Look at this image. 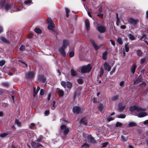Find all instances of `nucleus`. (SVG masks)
<instances>
[{
  "label": "nucleus",
  "mask_w": 148,
  "mask_h": 148,
  "mask_svg": "<svg viewBox=\"0 0 148 148\" xmlns=\"http://www.w3.org/2000/svg\"><path fill=\"white\" fill-rule=\"evenodd\" d=\"M130 110L131 112L135 111L138 112V113H136L135 114V116H137L138 117H143L147 115V113L143 112L145 111L146 109L138 106H131L130 108Z\"/></svg>",
  "instance_id": "1"
},
{
  "label": "nucleus",
  "mask_w": 148,
  "mask_h": 148,
  "mask_svg": "<svg viewBox=\"0 0 148 148\" xmlns=\"http://www.w3.org/2000/svg\"><path fill=\"white\" fill-rule=\"evenodd\" d=\"M69 131V129L64 125H62L60 127V133L61 135L65 136L68 134Z\"/></svg>",
  "instance_id": "2"
},
{
  "label": "nucleus",
  "mask_w": 148,
  "mask_h": 148,
  "mask_svg": "<svg viewBox=\"0 0 148 148\" xmlns=\"http://www.w3.org/2000/svg\"><path fill=\"white\" fill-rule=\"evenodd\" d=\"M5 0H2L0 2V6L2 8L4 9L6 11L10 10L12 8L9 4H6L5 5Z\"/></svg>",
  "instance_id": "3"
},
{
  "label": "nucleus",
  "mask_w": 148,
  "mask_h": 148,
  "mask_svg": "<svg viewBox=\"0 0 148 148\" xmlns=\"http://www.w3.org/2000/svg\"><path fill=\"white\" fill-rule=\"evenodd\" d=\"M92 69L91 65L90 64H88L86 66L82 67L81 68V71L83 73H85L89 72Z\"/></svg>",
  "instance_id": "4"
},
{
  "label": "nucleus",
  "mask_w": 148,
  "mask_h": 148,
  "mask_svg": "<svg viewBox=\"0 0 148 148\" xmlns=\"http://www.w3.org/2000/svg\"><path fill=\"white\" fill-rule=\"evenodd\" d=\"M48 28L49 29L53 30L55 26L54 24L51 19L50 18L48 19Z\"/></svg>",
  "instance_id": "5"
},
{
  "label": "nucleus",
  "mask_w": 148,
  "mask_h": 148,
  "mask_svg": "<svg viewBox=\"0 0 148 148\" xmlns=\"http://www.w3.org/2000/svg\"><path fill=\"white\" fill-rule=\"evenodd\" d=\"M90 43L92 44L94 48L96 50H98L99 48H100L101 46L103 45H97L95 43L94 41L92 39L90 40Z\"/></svg>",
  "instance_id": "6"
},
{
  "label": "nucleus",
  "mask_w": 148,
  "mask_h": 148,
  "mask_svg": "<svg viewBox=\"0 0 148 148\" xmlns=\"http://www.w3.org/2000/svg\"><path fill=\"white\" fill-rule=\"evenodd\" d=\"M73 110L74 113L78 114L81 112V108L79 107L75 106L73 107Z\"/></svg>",
  "instance_id": "7"
},
{
  "label": "nucleus",
  "mask_w": 148,
  "mask_h": 148,
  "mask_svg": "<svg viewBox=\"0 0 148 148\" xmlns=\"http://www.w3.org/2000/svg\"><path fill=\"white\" fill-rule=\"evenodd\" d=\"M127 21L132 25H136L138 22L139 21L132 18H130L127 19Z\"/></svg>",
  "instance_id": "8"
},
{
  "label": "nucleus",
  "mask_w": 148,
  "mask_h": 148,
  "mask_svg": "<svg viewBox=\"0 0 148 148\" xmlns=\"http://www.w3.org/2000/svg\"><path fill=\"white\" fill-rule=\"evenodd\" d=\"M97 29L101 33L104 32L106 31V28L104 26L102 25L98 26Z\"/></svg>",
  "instance_id": "9"
},
{
  "label": "nucleus",
  "mask_w": 148,
  "mask_h": 148,
  "mask_svg": "<svg viewBox=\"0 0 148 148\" xmlns=\"http://www.w3.org/2000/svg\"><path fill=\"white\" fill-rule=\"evenodd\" d=\"M104 69L106 70L109 71L111 69V67L107 62H105L104 64Z\"/></svg>",
  "instance_id": "10"
},
{
  "label": "nucleus",
  "mask_w": 148,
  "mask_h": 148,
  "mask_svg": "<svg viewBox=\"0 0 148 148\" xmlns=\"http://www.w3.org/2000/svg\"><path fill=\"white\" fill-rule=\"evenodd\" d=\"M87 139V141L89 143H94L95 142L94 138L90 135L88 136Z\"/></svg>",
  "instance_id": "11"
},
{
  "label": "nucleus",
  "mask_w": 148,
  "mask_h": 148,
  "mask_svg": "<svg viewBox=\"0 0 148 148\" xmlns=\"http://www.w3.org/2000/svg\"><path fill=\"white\" fill-rule=\"evenodd\" d=\"M66 48L61 47L58 49L59 51L63 56H65L66 55V53L64 50Z\"/></svg>",
  "instance_id": "12"
},
{
  "label": "nucleus",
  "mask_w": 148,
  "mask_h": 148,
  "mask_svg": "<svg viewBox=\"0 0 148 148\" xmlns=\"http://www.w3.org/2000/svg\"><path fill=\"white\" fill-rule=\"evenodd\" d=\"M34 75V72L30 71L26 75V77L28 79H31L33 77Z\"/></svg>",
  "instance_id": "13"
},
{
  "label": "nucleus",
  "mask_w": 148,
  "mask_h": 148,
  "mask_svg": "<svg viewBox=\"0 0 148 148\" xmlns=\"http://www.w3.org/2000/svg\"><path fill=\"white\" fill-rule=\"evenodd\" d=\"M69 43L68 40H64L62 46V47H64V48H66L68 46Z\"/></svg>",
  "instance_id": "14"
},
{
  "label": "nucleus",
  "mask_w": 148,
  "mask_h": 148,
  "mask_svg": "<svg viewBox=\"0 0 148 148\" xmlns=\"http://www.w3.org/2000/svg\"><path fill=\"white\" fill-rule=\"evenodd\" d=\"M12 8L10 10V12H18L20 11H21L22 10L23 8H25L24 7H21L20 6H19L18 8H17L16 9V10H12Z\"/></svg>",
  "instance_id": "15"
},
{
  "label": "nucleus",
  "mask_w": 148,
  "mask_h": 148,
  "mask_svg": "<svg viewBox=\"0 0 148 148\" xmlns=\"http://www.w3.org/2000/svg\"><path fill=\"white\" fill-rule=\"evenodd\" d=\"M56 91L58 92V94H59V96L60 97H62L63 96L64 94V91L58 88L56 89Z\"/></svg>",
  "instance_id": "16"
},
{
  "label": "nucleus",
  "mask_w": 148,
  "mask_h": 148,
  "mask_svg": "<svg viewBox=\"0 0 148 148\" xmlns=\"http://www.w3.org/2000/svg\"><path fill=\"white\" fill-rule=\"evenodd\" d=\"M142 78L141 76H139L136 78L135 81L134 82V84H136V83H139L141 82Z\"/></svg>",
  "instance_id": "17"
},
{
  "label": "nucleus",
  "mask_w": 148,
  "mask_h": 148,
  "mask_svg": "<svg viewBox=\"0 0 148 148\" xmlns=\"http://www.w3.org/2000/svg\"><path fill=\"white\" fill-rule=\"evenodd\" d=\"M0 39L2 42L6 43H8L9 41L5 38L3 36H1L0 37Z\"/></svg>",
  "instance_id": "18"
},
{
  "label": "nucleus",
  "mask_w": 148,
  "mask_h": 148,
  "mask_svg": "<svg viewBox=\"0 0 148 148\" xmlns=\"http://www.w3.org/2000/svg\"><path fill=\"white\" fill-rule=\"evenodd\" d=\"M136 68V66L135 65H132L131 67V70L133 74H134Z\"/></svg>",
  "instance_id": "19"
},
{
  "label": "nucleus",
  "mask_w": 148,
  "mask_h": 148,
  "mask_svg": "<svg viewBox=\"0 0 148 148\" xmlns=\"http://www.w3.org/2000/svg\"><path fill=\"white\" fill-rule=\"evenodd\" d=\"M71 76H76L77 74V72L73 69H71Z\"/></svg>",
  "instance_id": "20"
},
{
  "label": "nucleus",
  "mask_w": 148,
  "mask_h": 148,
  "mask_svg": "<svg viewBox=\"0 0 148 148\" xmlns=\"http://www.w3.org/2000/svg\"><path fill=\"white\" fill-rule=\"evenodd\" d=\"M136 123L134 122H130L128 124V126L130 127H132L136 126Z\"/></svg>",
  "instance_id": "21"
},
{
  "label": "nucleus",
  "mask_w": 148,
  "mask_h": 148,
  "mask_svg": "<svg viewBox=\"0 0 148 148\" xmlns=\"http://www.w3.org/2000/svg\"><path fill=\"white\" fill-rule=\"evenodd\" d=\"M85 25L86 27V29L88 30L89 29V23L88 20H86L85 22Z\"/></svg>",
  "instance_id": "22"
},
{
  "label": "nucleus",
  "mask_w": 148,
  "mask_h": 148,
  "mask_svg": "<svg viewBox=\"0 0 148 148\" xmlns=\"http://www.w3.org/2000/svg\"><path fill=\"white\" fill-rule=\"evenodd\" d=\"M80 122L82 123H83L85 125H87V122L86 119L85 118L82 119L81 120Z\"/></svg>",
  "instance_id": "23"
},
{
  "label": "nucleus",
  "mask_w": 148,
  "mask_h": 148,
  "mask_svg": "<svg viewBox=\"0 0 148 148\" xmlns=\"http://www.w3.org/2000/svg\"><path fill=\"white\" fill-rule=\"evenodd\" d=\"M128 36L129 38L131 40H134L135 39V38L134 36L131 34H128Z\"/></svg>",
  "instance_id": "24"
},
{
  "label": "nucleus",
  "mask_w": 148,
  "mask_h": 148,
  "mask_svg": "<svg viewBox=\"0 0 148 148\" xmlns=\"http://www.w3.org/2000/svg\"><path fill=\"white\" fill-rule=\"evenodd\" d=\"M99 110L101 113L103 112V106L102 104H99Z\"/></svg>",
  "instance_id": "25"
},
{
  "label": "nucleus",
  "mask_w": 148,
  "mask_h": 148,
  "mask_svg": "<svg viewBox=\"0 0 148 148\" xmlns=\"http://www.w3.org/2000/svg\"><path fill=\"white\" fill-rule=\"evenodd\" d=\"M128 43L125 44V51L126 52H128L129 50V47L128 45Z\"/></svg>",
  "instance_id": "26"
},
{
  "label": "nucleus",
  "mask_w": 148,
  "mask_h": 148,
  "mask_svg": "<svg viewBox=\"0 0 148 148\" xmlns=\"http://www.w3.org/2000/svg\"><path fill=\"white\" fill-rule=\"evenodd\" d=\"M32 3V1L31 0H27L24 2L25 4L28 5H30Z\"/></svg>",
  "instance_id": "27"
},
{
  "label": "nucleus",
  "mask_w": 148,
  "mask_h": 148,
  "mask_svg": "<svg viewBox=\"0 0 148 148\" xmlns=\"http://www.w3.org/2000/svg\"><path fill=\"white\" fill-rule=\"evenodd\" d=\"M66 86L68 88H70L72 86V84L71 83L67 82H66Z\"/></svg>",
  "instance_id": "28"
},
{
  "label": "nucleus",
  "mask_w": 148,
  "mask_h": 148,
  "mask_svg": "<svg viewBox=\"0 0 148 148\" xmlns=\"http://www.w3.org/2000/svg\"><path fill=\"white\" fill-rule=\"evenodd\" d=\"M137 55L138 56H141L143 54V53L141 50H137L136 51Z\"/></svg>",
  "instance_id": "29"
},
{
  "label": "nucleus",
  "mask_w": 148,
  "mask_h": 148,
  "mask_svg": "<svg viewBox=\"0 0 148 148\" xmlns=\"http://www.w3.org/2000/svg\"><path fill=\"white\" fill-rule=\"evenodd\" d=\"M104 73L103 70L102 68H101L100 69V71L99 72V74L98 75V77H101L103 75Z\"/></svg>",
  "instance_id": "30"
},
{
  "label": "nucleus",
  "mask_w": 148,
  "mask_h": 148,
  "mask_svg": "<svg viewBox=\"0 0 148 148\" xmlns=\"http://www.w3.org/2000/svg\"><path fill=\"white\" fill-rule=\"evenodd\" d=\"M65 10H66V16L68 17L69 16V13L70 12V11L67 8H65Z\"/></svg>",
  "instance_id": "31"
},
{
  "label": "nucleus",
  "mask_w": 148,
  "mask_h": 148,
  "mask_svg": "<svg viewBox=\"0 0 148 148\" xmlns=\"http://www.w3.org/2000/svg\"><path fill=\"white\" fill-rule=\"evenodd\" d=\"M146 62V60L145 58H142L140 60V63L141 64H143Z\"/></svg>",
  "instance_id": "32"
},
{
  "label": "nucleus",
  "mask_w": 148,
  "mask_h": 148,
  "mask_svg": "<svg viewBox=\"0 0 148 148\" xmlns=\"http://www.w3.org/2000/svg\"><path fill=\"white\" fill-rule=\"evenodd\" d=\"M118 95H116L113 96L111 98V100L113 101H115L118 99Z\"/></svg>",
  "instance_id": "33"
},
{
  "label": "nucleus",
  "mask_w": 148,
  "mask_h": 148,
  "mask_svg": "<svg viewBox=\"0 0 148 148\" xmlns=\"http://www.w3.org/2000/svg\"><path fill=\"white\" fill-rule=\"evenodd\" d=\"M125 114H121L116 116V118H119L124 119L125 117Z\"/></svg>",
  "instance_id": "34"
},
{
  "label": "nucleus",
  "mask_w": 148,
  "mask_h": 148,
  "mask_svg": "<svg viewBox=\"0 0 148 148\" xmlns=\"http://www.w3.org/2000/svg\"><path fill=\"white\" fill-rule=\"evenodd\" d=\"M27 135L29 139H30L33 136V134L32 133L28 132L27 133Z\"/></svg>",
  "instance_id": "35"
},
{
  "label": "nucleus",
  "mask_w": 148,
  "mask_h": 148,
  "mask_svg": "<svg viewBox=\"0 0 148 148\" xmlns=\"http://www.w3.org/2000/svg\"><path fill=\"white\" fill-rule=\"evenodd\" d=\"M78 83L79 84H82L83 83V80L81 78H79L77 80Z\"/></svg>",
  "instance_id": "36"
},
{
  "label": "nucleus",
  "mask_w": 148,
  "mask_h": 148,
  "mask_svg": "<svg viewBox=\"0 0 148 148\" xmlns=\"http://www.w3.org/2000/svg\"><path fill=\"white\" fill-rule=\"evenodd\" d=\"M34 31L36 33L39 34L40 33L42 32L41 30L38 28H35Z\"/></svg>",
  "instance_id": "37"
},
{
  "label": "nucleus",
  "mask_w": 148,
  "mask_h": 148,
  "mask_svg": "<svg viewBox=\"0 0 148 148\" xmlns=\"http://www.w3.org/2000/svg\"><path fill=\"white\" fill-rule=\"evenodd\" d=\"M107 54V52L106 51L104 52L103 54L102 58L104 60H105L106 59V56Z\"/></svg>",
  "instance_id": "38"
},
{
  "label": "nucleus",
  "mask_w": 148,
  "mask_h": 148,
  "mask_svg": "<svg viewBox=\"0 0 148 148\" xmlns=\"http://www.w3.org/2000/svg\"><path fill=\"white\" fill-rule=\"evenodd\" d=\"M39 80L43 82H45V81L46 79L43 76H40L39 77Z\"/></svg>",
  "instance_id": "39"
},
{
  "label": "nucleus",
  "mask_w": 148,
  "mask_h": 148,
  "mask_svg": "<svg viewBox=\"0 0 148 148\" xmlns=\"http://www.w3.org/2000/svg\"><path fill=\"white\" fill-rule=\"evenodd\" d=\"M116 21L117 22H119L120 23V18L118 16V14L117 13H116Z\"/></svg>",
  "instance_id": "40"
},
{
  "label": "nucleus",
  "mask_w": 148,
  "mask_h": 148,
  "mask_svg": "<svg viewBox=\"0 0 148 148\" xmlns=\"http://www.w3.org/2000/svg\"><path fill=\"white\" fill-rule=\"evenodd\" d=\"M125 105L123 106H119L118 109L120 111H122L125 109Z\"/></svg>",
  "instance_id": "41"
},
{
  "label": "nucleus",
  "mask_w": 148,
  "mask_h": 148,
  "mask_svg": "<svg viewBox=\"0 0 148 148\" xmlns=\"http://www.w3.org/2000/svg\"><path fill=\"white\" fill-rule=\"evenodd\" d=\"M89 145L86 143L82 145V148H86L89 147Z\"/></svg>",
  "instance_id": "42"
},
{
  "label": "nucleus",
  "mask_w": 148,
  "mask_h": 148,
  "mask_svg": "<svg viewBox=\"0 0 148 148\" xmlns=\"http://www.w3.org/2000/svg\"><path fill=\"white\" fill-rule=\"evenodd\" d=\"M117 41L118 42L120 45H122L123 44V42L122 39L120 38H119L117 39Z\"/></svg>",
  "instance_id": "43"
},
{
  "label": "nucleus",
  "mask_w": 148,
  "mask_h": 148,
  "mask_svg": "<svg viewBox=\"0 0 148 148\" xmlns=\"http://www.w3.org/2000/svg\"><path fill=\"white\" fill-rule=\"evenodd\" d=\"M31 145L33 147L36 148V143L34 142H32L31 143Z\"/></svg>",
  "instance_id": "44"
},
{
  "label": "nucleus",
  "mask_w": 148,
  "mask_h": 148,
  "mask_svg": "<svg viewBox=\"0 0 148 148\" xmlns=\"http://www.w3.org/2000/svg\"><path fill=\"white\" fill-rule=\"evenodd\" d=\"M33 90H34V96L35 97L37 93L38 92V91L37 90H36V88H33Z\"/></svg>",
  "instance_id": "45"
},
{
  "label": "nucleus",
  "mask_w": 148,
  "mask_h": 148,
  "mask_svg": "<svg viewBox=\"0 0 148 148\" xmlns=\"http://www.w3.org/2000/svg\"><path fill=\"white\" fill-rule=\"evenodd\" d=\"M5 63V61L4 60H2L0 61V66H3Z\"/></svg>",
  "instance_id": "46"
},
{
  "label": "nucleus",
  "mask_w": 148,
  "mask_h": 148,
  "mask_svg": "<svg viewBox=\"0 0 148 148\" xmlns=\"http://www.w3.org/2000/svg\"><path fill=\"white\" fill-rule=\"evenodd\" d=\"M146 34H143L142 36L140 38V39L141 40H144L146 38Z\"/></svg>",
  "instance_id": "47"
},
{
  "label": "nucleus",
  "mask_w": 148,
  "mask_h": 148,
  "mask_svg": "<svg viewBox=\"0 0 148 148\" xmlns=\"http://www.w3.org/2000/svg\"><path fill=\"white\" fill-rule=\"evenodd\" d=\"M15 123L19 126H20L21 125V122H19L18 120H16Z\"/></svg>",
  "instance_id": "48"
},
{
  "label": "nucleus",
  "mask_w": 148,
  "mask_h": 148,
  "mask_svg": "<svg viewBox=\"0 0 148 148\" xmlns=\"http://www.w3.org/2000/svg\"><path fill=\"white\" fill-rule=\"evenodd\" d=\"M66 82H65L64 81H62L61 82V85L64 88L66 87Z\"/></svg>",
  "instance_id": "49"
},
{
  "label": "nucleus",
  "mask_w": 148,
  "mask_h": 148,
  "mask_svg": "<svg viewBox=\"0 0 148 148\" xmlns=\"http://www.w3.org/2000/svg\"><path fill=\"white\" fill-rule=\"evenodd\" d=\"M108 143L107 142H105L101 144V147H106L107 145H108Z\"/></svg>",
  "instance_id": "50"
},
{
  "label": "nucleus",
  "mask_w": 148,
  "mask_h": 148,
  "mask_svg": "<svg viewBox=\"0 0 148 148\" xmlns=\"http://www.w3.org/2000/svg\"><path fill=\"white\" fill-rule=\"evenodd\" d=\"M140 86H141L142 88L145 87L146 86V83L145 82H143L140 84Z\"/></svg>",
  "instance_id": "51"
},
{
  "label": "nucleus",
  "mask_w": 148,
  "mask_h": 148,
  "mask_svg": "<svg viewBox=\"0 0 148 148\" xmlns=\"http://www.w3.org/2000/svg\"><path fill=\"white\" fill-rule=\"evenodd\" d=\"M8 135V134L6 133H4L0 134V136L1 137H4Z\"/></svg>",
  "instance_id": "52"
},
{
  "label": "nucleus",
  "mask_w": 148,
  "mask_h": 148,
  "mask_svg": "<svg viewBox=\"0 0 148 148\" xmlns=\"http://www.w3.org/2000/svg\"><path fill=\"white\" fill-rule=\"evenodd\" d=\"M121 140L123 142H125L127 141V139L124 138L123 136H121Z\"/></svg>",
  "instance_id": "53"
},
{
  "label": "nucleus",
  "mask_w": 148,
  "mask_h": 148,
  "mask_svg": "<svg viewBox=\"0 0 148 148\" xmlns=\"http://www.w3.org/2000/svg\"><path fill=\"white\" fill-rule=\"evenodd\" d=\"M45 91L43 89H41L40 91V94L41 95H43L45 93Z\"/></svg>",
  "instance_id": "54"
},
{
  "label": "nucleus",
  "mask_w": 148,
  "mask_h": 148,
  "mask_svg": "<svg viewBox=\"0 0 148 148\" xmlns=\"http://www.w3.org/2000/svg\"><path fill=\"white\" fill-rule=\"evenodd\" d=\"M122 123L119 122H117L116 124V127H119L121 126L122 125Z\"/></svg>",
  "instance_id": "55"
},
{
  "label": "nucleus",
  "mask_w": 148,
  "mask_h": 148,
  "mask_svg": "<svg viewBox=\"0 0 148 148\" xmlns=\"http://www.w3.org/2000/svg\"><path fill=\"white\" fill-rule=\"evenodd\" d=\"M74 54V53L73 51H71L69 53V57H72L73 56Z\"/></svg>",
  "instance_id": "56"
},
{
  "label": "nucleus",
  "mask_w": 148,
  "mask_h": 148,
  "mask_svg": "<svg viewBox=\"0 0 148 148\" xmlns=\"http://www.w3.org/2000/svg\"><path fill=\"white\" fill-rule=\"evenodd\" d=\"M25 48V47L23 45H22L21 47L20 48V50L21 51H23Z\"/></svg>",
  "instance_id": "57"
},
{
  "label": "nucleus",
  "mask_w": 148,
  "mask_h": 148,
  "mask_svg": "<svg viewBox=\"0 0 148 148\" xmlns=\"http://www.w3.org/2000/svg\"><path fill=\"white\" fill-rule=\"evenodd\" d=\"M114 119L111 117H109L107 118V120L108 122H110Z\"/></svg>",
  "instance_id": "58"
},
{
  "label": "nucleus",
  "mask_w": 148,
  "mask_h": 148,
  "mask_svg": "<svg viewBox=\"0 0 148 148\" xmlns=\"http://www.w3.org/2000/svg\"><path fill=\"white\" fill-rule=\"evenodd\" d=\"M56 105V102L55 101H53V103L52 105V109L53 110L55 108V106Z\"/></svg>",
  "instance_id": "59"
},
{
  "label": "nucleus",
  "mask_w": 148,
  "mask_h": 148,
  "mask_svg": "<svg viewBox=\"0 0 148 148\" xmlns=\"http://www.w3.org/2000/svg\"><path fill=\"white\" fill-rule=\"evenodd\" d=\"M49 113V110H47L45 112V116H47Z\"/></svg>",
  "instance_id": "60"
},
{
  "label": "nucleus",
  "mask_w": 148,
  "mask_h": 148,
  "mask_svg": "<svg viewBox=\"0 0 148 148\" xmlns=\"http://www.w3.org/2000/svg\"><path fill=\"white\" fill-rule=\"evenodd\" d=\"M36 148L38 147H42V145L38 143H36Z\"/></svg>",
  "instance_id": "61"
},
{
  "label": "nucleus",
  "mask_w": 148,
  "mask_h": 148,
  "mask_svg": "<svg viewBox=\"0 0 148 148\" xmlns=\"http://www.w3.org/2000/svg\"><path fill=\"white\" fill-rule=\"evenodd\" d=\"M33 34L32 33H29L27 35V37L29 38H31L33 36Z\"/></svg>",
  "instance_id": "62"
},
{
  "label": "nucleus",
  "mask_w": 148,
  "mask_h": 148,
  "mask_svg": "<svg viewBox=\"0 0 148 148\" xmlns=\"http://www.w3.org/2000/svg\"><path fill=\"white\" fill-rule=\"evenodd\" d=\"M110 41L111 44L114 46L115 45V42L112 39H110Z\"/></svg>",
  "instance_id": "63"
},
{
  "label": "nucleus",
  "mask_w": 148,
  "mask_h": 148,
  "mask_svg": "<svg viewBox=\"0 0 148 148\" xmlns=\"http://www.w3.org/2000/svg\"><path fill=\"white\" fill-rule=\"evenodd\" d=\"M143 123L145 125H148V120L145 121L143 122Z\"/></svg>",
  "instance_id": "64"
}]
</instances>
